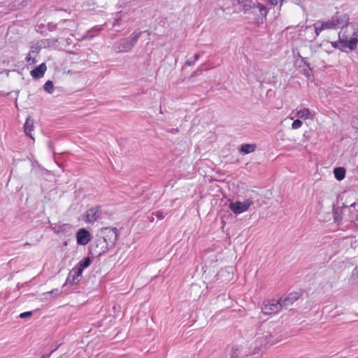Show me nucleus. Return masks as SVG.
<instances>
[{
	"mask_svg": "<svg viewBox=\"0 0 358 358\" xmlns=\"http://www.w3.org/2000/svg\"><path fill=\"white\" fill-rule=\"evenodd\" d=\"M357 220H358V214H357Z\"/></svg>",
	"mask_w": 358,
	"mask_h": 358,
	"instance_id": "obj_43",
	"label": "nucleus"
},
{
	"mask_svg": "<svg viewBox=\"0 0 358 358\" xmlns=\"http://www.w3.org/2000/svg\"><path fill=\"white\" fill-rule=\"evenodd\" d=\"M344 31L345 32V35H350V37H356L357 35L355 33V29L353 27L352 24H349L345 27H343V29H341V31Z\"/></svg>",
	"mask_w": 358,
	"mask_h": 358,
	"instance_id": "obj_23",
	"label": "nucleus"
},
{
	"mask_svg": "<svg viewBox=\"0 0 358 358\" xmlns=\"http://www.w3.org/2000/svg\"><path fill=\"white\" fill-rule=\"evenodd\" d=\"M301 62H303V64L304 65H306V66H308L310 70V64L306 61V58L305 57H301Z\"/></svg>",
	"mask_w": 358,
	"mask_h": 358,
	"instance_id": "obj_35",
	"label": "nucleus"
},
{
	"mask_svg": "<svg viewBox=\"0 0 358 358\" xmlns=\"http://www.w3.org/2000/svg\"><path fill=\"white\" fill-rule=\"evenodd\" d=\"M55 350H52L50 353L48 354H45V355H43L41 358H50L51 354Z\"/></svg>",
	"mask_w": 358,
	"mask_h": 358,
	"instance_id": "obj_37",
	"label": "nucleus"
},
{
	"mask_svg": "<svg viewBox=\"0 0 358 358\" xmlns=\"http://www.w3.org/2000/svg\"><path fill=\"white\" fill-rule=\"evenodd\" d=\"M334 173L338 180H342L345 176V169L343 167H336L334 170Z\"/></svg>",
	"mask_w": 358,
	"mask_h": 358,
	"instance_id": "obj_22",
	"label": "nucleus"
},
{
	"mask_svg": "<svg viewBox=\"0 0 358 358\" xmlns=\"http://www.w3.org/2000/svg\"><path fill=\"white\" fill-rule=\"evenodd\" d=\"M302 124L303 123L300 120H295L292 124V128L294 129H299L301 127Z\"/></svg>",
	"mask_w": 358,
	"mask_h": 358,
	"instance_id": "obj_28",
	"label": "nucleus"
},
{
	"mask_svg": "<svg viewBox=\"0 0 358 358\" xmlns=\"http://www.w3.org/2000/svg\"><path fill=\"white\" fill-rule=\"evenodd\" d=\"M26 60L27 62L29 63V64H34L37 62V60L35 57H32L30 54L28 55V56L26 57Z\"/></svg>",
	"mask_w": 358,
	"mask_h": 358,
	"instance_id": "obj_30",
	"label": "nucleus"
},
{
	"mask_svg": "<svg viewBox=\"0 0 358 358\" xmlns=\"http://www.w3.org/2000/svg\"><path fill=\"white\" fill-rule=\"evenodd\" d=\"M255 349L260 350L261 348L268 345H273L275 341L273 339L271 332L264 326H262L255 335Z\"/></svg>",
	"mask_w": 358,
	"mask_h": 358,
	"instance_id": "obj_3",
	"label": "nucleus"
},
{
	"mask_svg": "<svg viewBox=\"0 0 358 358\" xmlns=\"http://www.w3.org/2000/svg\"><path fill=\"white\" fill-rule=\"evenodd\" d=\"M34 128L33 120H31L30 116H28L26 119L25 123L24 124V131L28 136L32 138L31 131Z\"/></svg>",
	"mask_w": 358,
	"mask_h": 358,
	"instance_id": "obj_19",
	"label": "nucleus"
},
{
	"mask_svg": "<svg viewBox=\"0 0 358 358\" xmlns=\"http://www.w3.org/2000/svg\"><path fill=\"white\" fill-rule=\"evenodd\" d=\"M229 358H239L240 354L242 351V348L238 345H233L229 347Z\"/></svg>",
	"mask_w": 358,
	"mask_h": 358,
	"instance_id": "obj_18",
	"label": "nucleus"
},
{
	"mask_svg": "<svg viewBox=\"0 0 358 358\" xmlns=\"http://www.w3.org/2000/svg\"><path fill=\"white\" fill-rule=\"evenodd\" d=\"M275 76H272L271 77V79H268V80H266V79H264L260 82V85L262 87L263 86V84L265 83H268V84H275L276 80H275Z\"/></svg>",
	"mask_w": 358,
	"mask_h": 358,
	"instance_id": "obj_26",
	"label": "nucleus"
},
{
	"mask_svg": "<svg viewBox=\"0 0 358 358\" xmlns=\"http://www.w3.org/2000/svg\"><path fill=\"white\" fill-rule=\"evenodd\" d=\"M78 268L75 266L73 268H72L66 280V284H77L80 282L81 279V272H78Z\"/></svg>",
	"mask_w": 358,
	"mask_h": 358,
	"instance_id": "obj_14",
	"label": "nucleus"
},
{
	"mask_svg": "<svg viewBox=\"0 0 358 358\" xmlns=\"http://www.w3.org/2000/svg\"><path fill=\"white\" fill-rule=\"evenodd\" d=\"M32 315H33L32 311H27V312L20 313L19 315V317L21 319H24V318L31 317Z\"/></svg>",
	"mask_w": 358,
	"mask_h": 358,
	"instance_id": "obj_29",
	"label": "nucleus"
},
{
	"mask_svg": "<svg viewBox=\"0 0 358 358\" xmlns=\"http://www.w3.org/2000/svg\"><path fill=\"white\" fill-rule=\"evenodd\" d=\"M91 239V234L86 229H80L76 233V241L78 245H85Z\"/></svg>",
	"mask_w": 358,
	"mask_h": 358,
	"instance_id": "obj_12",
	"label": "nucleus"
},
{
	"mask_svg": "<svg viewBox=\"0 0 358 358\" xmlns=\"http://www.w3.org/2000/svg\"><path fill=\"white\" fill-rule=\"evenodd\" d=\"M111 248L103 239L98 236L90 245V252L96 257H100Z\"/></svg>",
	"mask_w": 358,
	"mask_h": 358,
	"instance_id": "obj_6",
	"label": "nucleus"
},
{
	"mask_svg": "<svg viewBox=\"0 0 358 358\" xmlns=\"http://www.w3.org/2000/svg\"><path fill=\"white\" fill-rule=\"evenodd\" d=\"M102 30L101 26H96L93 28H92L90 30H89L83 37V39L84 40H91L92 38H94L96 35H97L99 31Z\"/></svg>",
	"mask_w": 358,
	"mask_h": 358,
	"instance_id": "obj_17",
	"label": "nucleus"
},
{
	"mask_svg": "<svg viewBox=\"0 0 358 358\" xmlns=\"http://www.w3.org/2000/svg\"><path fill=\"white\" fill-rule=\"evenodd\" d=\"M58 292V289H53L52 290L51 292H48L47 294H57Z\"/></svg>",
	"mask_w": 358,
	"mask_h": 358,
	"instance_id": "obj_40",
	"label": "nucleus"
},
{
	"mask_svg": "<svg viewBox=\"0 0 358 358\" xmlns=\"http://www.w3.org/2000/svg\"><path fill=\"white\" fill-rule=\"evenodd\" d=\"M43 89L49 94H52L54 90V85L51 80H48L43 85Z\"/></svg>",
	"mask_w": 358,
	"mask_h": 358,
	"instance_id": "obj_25",
	"label": "nucleus"
},
{
	"mask_svg": "<svg viewBox=\"0 0 358 358\" xmlns=\"http://www.w3.org/2000/svg\"><path fill=\"white\" fill-rule=\"evenodd\" d=\"M253 205L250 199H246L243 201H233L229 203V208L234 214H241L247 211Z\"/></svg>",
	"mask_w": 358,
	"mask_h": 358,
	"instance_id": "obj_7",
	"label": "nucleus"
},
{
	"mask_svg": "<svg viewBox=\"0 0 358 358\" xmlns=\"http://www.w3.org/2000/svg\"><path fill=\"white\" fill-rule=\"evenodd\" d=\"M356 204V202L354 201L351 203H348L347 201L343 203L341 207L337 206L334 207L333 209L334 219L335 222L340 224L342 221V214L343 211L345 208L350 207H354Z\"/></svg>",
	"mask_w": 358,
	"mask_h": 358,
	"instance_id": "obj_10",
	"label": "nucleus"
},
{
	"mask_svg": "<svg viewBox=\"0 0 358 358\" xmlns=\"http://www.w3.org/2000/svg\"><path fill=\"white\" fill-rule=\"evenodd\" d=\"M41 49V48L40 47V45L38 43L36 45H32L31 47V50H30L29 54L30 55L34 54V53L38 54L40 52Z\"/></svg>",
	"mask_w": 358,
	"mask_h": 358,
	"instance_id": "obj_27",
	"label": "nucleus"
},
{
	"mask_svg": "<svg viewBox=\"0 0 358 358\" xmlns=\"http://www.w3.org/2000/svg\"><path fill=\"white\" fill-rule=\"evenodd\" d=\"M256 148L255 144H243L239 150L243 154H250L255 152Z\"/></svg>",
	"mask_w": 358,
	"mask_h": 358,
	"instance_id": "obj_21",
	"label": "nucleus"
},
{
	"mask_svg": "<svg viewBox=\"0 0 358 358\" xmlns=\"http://www.w3.org/2000/svg\"><path fill=\"white\" fill-rule=\"evenodd\" d=\"M98 236L103 239L110 248H113L117 240V229L115 227L101 228Z\"/></svg>",
	"mask_w": 358,
	"mask_h": 358,
	"instance_id": "obj_5",
	"label": "nucleus"
},
{
	"mask_svg": "<svg viewBox=\"0 0 358 358\" xmlns=\"http://www.w3.org/2000/svg\"><path fill=\"white\" fill-rule=\"evenodd\" d=\"M25 245H30V243H28V242H26V243L24 244V246H25Z\"/></svg>",
	"mask_w": 358,
	"mask_h": 358,
	"instance_id": "obj_42",
	"label": "nucleus"
},
{
	"mask_svg": "<svg viewBox=\"0 0 358 358\" xmlns=\"http://www.w3.org/2000/svg\"><path fill=\"white\" fill-rule=\"evenodd\" d=\"M91 263L92 259L90 257L84 258L76 266L78 269V272L83 273V269L88 267L91 264Z\"/></svg>",
	"mask_w": 358,
	"mask_h": 358,
	"instance_id": "obj_20",
	"label": "nucleus"
},
{
	"mask_svg": "<svg viewBox=\"0 0 358 358\" xmlns=\"http://www.w3.org/2000/svg\"><path fill=\"white\" fill-rule=\"evenodd\" d=\"M141 31H134L128 38H121L113 44V50L116 53L130 52L137 43Z\"/></svg>",
	"mask_w": 358,
	"mask_h": 358,
	"instance_id": "obj_1",
	"label": "nucleus"
},
{
	"mask_svg": "<svg viewBox=\"0 0 358 358\" xmlns=\"http://www.w3.org/2000/svg\"><path fill=\"white\" fill-rule=\"evenodd\" d=\"M268 2L272 4V5H276L278 4V3H280V6L282 5V2L285 1V0H268Z\"/></svg>",
	"mask_w": 358,
	"mask_h": 358,
	"instance_id": "obj_34",
	"label": "nucleus"
},
{
	"mask_svg": "<svg viewBox=\"0 0 358 358\" xmlns=\"http://www.w3.org/2000/svg\"><path fill=\"white\" fill-rule=\"evenodd\" d=\"M202 72H203V69L199 68L197 70H196L195 71H194L192 73V75L189 77V79L193 77L200 75Z\"/></svg>",
	"mask_w": 358,
	"mask_h": 358,
	"instance_id": "obj_32",
	"label": "nucleus"
},
{
	"mask_svg": "<svg viewBox=\"0 0 358 358\" xmlns=\"http://www.w3.org/2000/svg\"><path fill=\"white\" fill-rule=\"evenodd\" d=\"M332 20L334 21V24H335V29L341 28L343 29V27L349 25V16L346 14L338 15H336L333 16Z\"/></svg>",
	"mask_w": 358,
	"mask_h": 358,
	"instance_id": "obj_13",
	"label": "nucleus"
},
{
	"mask_svg": "<svg viewBox=\"0 0 358 358\" xmlns=\"http://www.w3.org/2000/svg\"><path fill=\"white\" fill-rule=\"evenodd\" d=\"M56 27H57V24H48V29L52 31V30H54L56 29Z\"/></svg>",
	"mask_w": 358,
	"mask_h": 358,
	"instance_id": "obj_38",
	"label": "nucleus"
},
{
	"mask_svg": "<svg viewBox=\"0 0 358 358\" xmlns=\"http://www.w3.org/2000/svg\"><path fill=\"white\" fill-rule=\"evenodd\" d=\"M244 13H252L255 19L259 20L260 17L265 18L267 15L266 8L258 3L252 2L250 5H244Z\"/></svg>",
	"mask_w": 358,
	"mask_h": 358,
	"instance_id": "obj_4",
	"label": "nucleus"
},
{
	"mask_svg": "<svg viewBox=\"0 0 358 358\" xmlns=\"http://www.w3.org/2000/svg\"><path fill=\"white\" fill-rule=\"evenodd\" d=\"M296 115H297L298 117L306 120V119L309 118L310 113L308 108H303L299 110L297 112Z\"/></svg>",
	"mask_w": 358,
	"mask_h": 358,
	"instance_id": "obj_24",
	"label": "nucleus"
},
{
	"mask_svg": "<svg viewBox=\"0 0 358 358\" xmlns=\"http://www.w3.org/2000/svg\"><path fill=\"white\" fill-rule=\"evenodd\" d=\"M200 57L199 54H195L194 56V60H198Z\"/></svg>",
	"mask_w": 358,
	"mask_h": 358,
	"instance_id": "obj_41",
	"label": "nucleus"
},
{
	"mask_svg": "<svg viewBox=\"0 0 358 358\" xmlns=\"http://www.w3.org/2000/svg\"><path fill=\"white\" fill-rule=\"evenodd\" d=\"M300 295L301 294L299 292H292L289 294L287 296L281 298L279 301L282 308H288L297 299H299Z\"/></svg>",
	"mask_w": 358,
	"mask_h": 358,
	"instance_id": "obj_11",
	"label": "nucleus"
},
{
	"mask_svg": "<svg viewBox=\"0 0 358 358\" xmlns=\"http://www.w3.org/2000/svg\"><path fill=\"white\" fill-rule=\"evenodd\" d=\"M47 70V66L45 63H42L38 65L37 67L31 71V76L35 79H39L44 76L45 71Z\"/></svg>",
	"mask_w": 358,
	"mask_h": 358,
	"instance_id": "obj_16",
	"label": "nucleus"
},
{
	"mask_svg": "<svg viewBox=\"0 0 358 358\" xmlns=\"http://www.w3.org/2000/svg\"><path fill=\"white\" fill-rule=\"evenodd\" d=\"M281 309L280 301L275 299L264 301L262 306V311L264 315L275 314Z\"/></svg>",
	"mask_w": 358,
	"mask_h": 358,
	"instance_id": "obj_8",
	"label": "nucleus"
},
{
	"mask_svg": "<svg viewBox=\"0 0 358 358\" xmlns=\"http://www.w3.org/2000/svg\"><path fill=\"white\" fill-rule=\"evenodd\" d=\"M344 31L338 34V41L331 43L332 46L340 50L345 51L347 48L350 50L356 49L358 39L356 37H350V35H345Z\"/></svg>",
	"mask_w": 358,
	"mask_h": 358,
	"instance_id": "obj_2",
	"label": "nucleus"
},
{
	"mask_svg": "<svg viewBox=\"0 0 358 358\" xmlns=\"http://www.w3.org/2000/svg\"><path fill=\"white\" fill-rule=\"evenodd\" d=\"M155 215L157 216V217H158L159 219H162L164 217L163 212H162L160 210L157 211L155 213Z\"/></svg>",
	"mask_w": 358,
	"mask_h": 358,
	"instance_id": "obj_36",
	"label": "nucleus"
},
{
	"mask_svg": "<svg viewBox=\"0 0 358 358\" xmlns=\"http://www.w3.org/2000/svg\"><path fill=\"white\" fill-rule=\"evenodd\" d=\"M238 3L244 8V5H250L252 2L248 0H238Z\"/></svg>",
	"mask_w": 358,
	"mask_h": 358,
	"instance_id": "obj_33",
	"label": "nucleus"
},
{
	"mask_svg": "<svg viewBox=\"0 0 358 358\" xmlns=\"http://www.w3.org/2000/svg\"><path fill=\"white\" fill-rule=\"evenodd\" d=\"M37 43L40 45L41 48H45L47 45H49L48 40H41L38 41Z\"/></svg>",
	"mask_w": 358,
	"mask_h": 358,
	"instance_id": "obj_31",
	"label": "nucleus"
},
{
	"mask_svg": "<svg viewBox=\"0 0 358 358\" xmlns=\"http://www.w3.org/2000/svg\"><path fill=\"white\" fill-rule=\"evenodd\" d=\"M315 29V38L318 36L321 31L325 29H335V24L332 18L327 21H317L313 24Z\"/></svg>",
	"mask_w": 358,
	"mask_h": 358,
	"instance_id": "obj_9",
	"label": "nucleus"
},
{
	"mask_svg": "<svg viewBox=\"0 0 358 358\" xmlns=\"http://www.w3.org/2000/svg\"><path fill=\"white\" fill-rule=\"evenodd\" d=\"M101 216L100 207L91 208L87 210L86 222H94L96 221Z\"/></svg>",
	"mask_w": 358,
	"mask_h": 358,
	"instance_id": "obj_15",
	"label": "nucleus"
},
{
	"mask_svg": "<svg viewBox=\"0 0 358 358\" xmlns=\"http://www.w3.org/2000/svg\"><path fill=\"white\" fill-rule=\"evenodd\" d=\"M194 64V62L191 61V60H187V61L185 62V64H186L187 66H190L193 65Z\"/></svg>",
	"mask_w": 358,
	"mask_h": 358,
	"instance_id": "obj_39",
	"label": "nucleus"
}]
</instances>
